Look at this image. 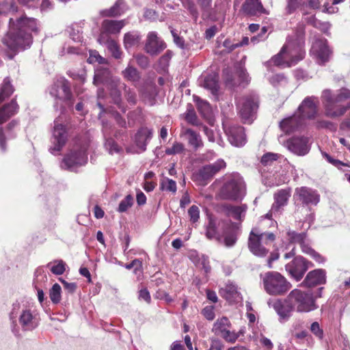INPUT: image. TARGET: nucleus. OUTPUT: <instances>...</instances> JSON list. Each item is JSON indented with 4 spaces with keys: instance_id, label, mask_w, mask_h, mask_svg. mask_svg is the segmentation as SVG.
Here are the masks:
<instances>
[{
    "instance_id": "nucleus-1",
    "label": "nucleus",
    "mask_w": 350,
    "mask_h": 350,
    "mask_svg": "<svg viewBox=\"0 0 350 350\" xmlns=\"http://www.w3.org/2000/svg\"><path fill=\"white\" fill-rule=\"evenodd\" d=\"M39 26L33 18L21 17L16 22L10 19L9 31L3 39V43L12 52L29 47L32 43V36L29 31L38 33Z\"/></svg>"
},
{
    "instance_id": "nucleus-2",
    "label": "nucleus",
    "mask_w": 350,
    "mask_h": 350,
    "mask_svg": "<svg viewBox=\"0 0 350 350\" xmlns=\"http://www.w3.org/2000/svg\"><path fill=\"white\" fill-rule=\"evenodd\" d=\"M304 34V27L301 25L293 36L288 37L286 43L280 52L273 57L269 63L279 66L290 67L302 59L305 55L303 49Z\"/></svg>"
},
{
    "instance_id": "nucleus-3",
    "label": "nucleus",
    "mask_w": 350,
    "mask_h": 350,
    "mask_svg": "<svg viewBox=\"0 0 350 350\" xmlns=\"http://www.w3.org/2000/svg\"><path fill=\"white\" fill-rule=\"evenodd\" d=\"M321 100L327 117H340L350 108V90L342 88L334 93L329 89L325 90L321 94Z\"/></svg>"
},
{
    "instance_id": "nucleus-4",
    "label": "nucleus",
    "mask_w": 350,
    "mask_h": 350,
    "mask_svg": "<svg viewBox=\"0 0 350 350\" xmlns=\"http://www.w3.org/2000/svg\"><path fill=\"white\" fill-rule=\"evenodd\" d=\"M94 84L96 85L99 84L105 85L109 91L110 96L113 103L119 107L120 106L122 98L121 92L119 91L118 88H125V84L122 83L118 77H113L107 68L99 66L95 70Z\"/></svg>"
},
{
    "instance_id": "nucleus-5",
    "label": "nucleus",
    "mask_w": 350,
    "mask_h": 350,
    "mask_svg": "<svg viewBox=\"0 0 350 350\" xmlns=\"http://www.w3.org/2000/svg\"><path fill=\"white\" fill-rule=\"evenodd\" d=\"M275 240V235L271 232H260L258 228H254L250 232L248 239V248L256 256L265 257L269 247Z\"/></svg>"
},
{
    "instance_id": "nucleus-6",
    "label": "nucleus",
    "mask_w": 350,
    "mask_h": 350,
    "mask_svg": "<svg viewBox=\"0 0 350 350\" xmlns=\"http://www.w3.org/2000/svg\"><path fill=\"white\" fill-rule=\"evenodd\" d=\"M265 291L271 295H282L291 288V284L280 273L269 271L262 276Z\"/></svg>"
},
{
    "instance_id": "nucleus-7",
    "label": "nucleus",
    "mask_w": 350,
    "mask_h": 350,
    "mask_svg": "<svg viewBox=\"0 0 350 350\" xmlns=\"http://www.w3.org/2000/svg\"><path fill=\"white\" fill-rule=\"evenodd\" d=\"M245 194V185L239 174H232L221 189L220 195L226 200H241Z\"/></svg>"
},
{
    "instance_id": "nucleus-8",
    "label": "nucleus",
    "mask_w": 350,
    "mask_h": 350,
    "mask_svg": "<svg viewBox=\"0 0 350 350\" xmlns=\"http://www.w3.org/2000/svg\"><path fill=\"white\" fill-rule=\"evenodd\" d=\"M294 309L299 312H308L317 308L315 298L311 292H304L299 289L293 290L288 295Z\"/></svg>"
},
{
    "instance_id": "nucleus-9",
    "label": "nucleus",
    "mask_w": 350,
    "mask_h": 350,
    "mask_svg": "<svg viewBox=\"0 0 350 350\" xmlns=\"http://www.w3.org/2000/svg\"><path fill=\"white\" fill-rule=\"evenodd\" d=\"M68 138L67 124L66 120L61 116L54 121L53 131V146L50 152L53 154H58L66 144Z\"/></svg>"
},
{
    "instance_id": "nucleus-10",
    "label": "nucleus",
    "mask_w": 350,
    "mask_h": 350,
    "mask_svg": "<svg viewBox=\"0 0 350 350\" xmlns=\"http://www.w3.org/2000/svg\"><path fill=\"white\" fill-rule=\"evenodd\" d=\"M49 93L57 100L55 107H57L59 101L64 102L68 105H72L70 86L69 82L64 78H60L55 81L50 88Z\"/></svg>"
},
{
    "instance_id": "nucleus-11",
    "label": "nucleus",
    "mask_w": 350,
    "mask_h": 350,
    "mask_svg": "<svg viewBox=\"0 0 350 350\" xmlns=\"http://www.w3.org/2000/svg\"><path fill=\"white\" fill-rule=\"evenodd\" d=\"M239 114L244 123L252 122L258 108V98L250 95L241 98L238 103Z\"/></svg>"
},
{
    "instance_id": "nucleus-12",
    "label": "nucleus",
    "mask_w": 350,
    "mask_h": 350,
    "mask_svg": "<svg viewBox=\"0 0 350 350\" xmlns=\"http://www.w3.org/2000/svg\"><path fill=\"white\" fill-rule=\"evenodd\" d=\"M87 148L82 147L80 149H74L64 158L61 166L64 169L75 171L80 166L88 162Z\"/></svg>"
},
{
    "instance_id": "nucleus-13",
    "label": "nucleus",
    "mask_w": 350,
    "mask_h": 350,
    "mask_svg": "<svg viewBox=\"0 0 350 350\" xmlns=\"http://www.w3.org/2000/svg\"><path fill=\"white\" fill-rule=\"evenodd\" d=\"M230 323L226 317L217 319L212 328L215 334L222 337L228 342H234L239 337V334L230 331Z\"/></svg>"
},
{
    "instance_id": "nucleus-14",
    "label": "nucleus",
    "mask_w": 350,
    "mask_h": 350,
    "mask_svg": "<svg viewBox=\"0 0 350 350\" xmlns=\"http://www.w3.org/2000/svg\"><path fill=\"white\" fill-rule=\"evenodd\" d=\"M18 321L22 329L25 331H32L39 325L38 314L30 308H22Z\"/></svg>"
},
{
    "instance_id": "nucleus-15",
    "label": "nucleus",
    "mask_w": 350,
    "mask_h": 350,
    "mask_svg": "<svg viewBox=\"0 0 350 350\" xmlns=\"http://www.w3.org/2000/svg\"><path fill=\"white\" fill-rule=\"evenodd\" d=\"M268 305L275 310L281 321L287 320L295 310L291 301L288 299V295L284 300L270 299L268 301Z\"/></svg>"
},
{
    "instance_id": "nucleus-16",
    "label": "nucleus",
    "mask_w": 350,
    "mask_h": 350,
    "mask_svg": "<svg viewBox=\"0 0 350 350\" xmlns=\"http://www.w3.org/2000/svg\"><path fill=\"white\" fill-rule=\"evenodd\" d=\"M284 146L293 154L298 156H304L309 152L310 145L308 139L304 137H292L284 143Z\"/></svg>"
},
{
    "instance_id": "nucleus-17",
    "label": "nucleus",
    "mask_w": 350,
    "mask_h": 350,
    "mask_svg": "<svg viewBox=\"0 0 350 350\" xmlns=\"http://www.w3.org/2000/svg\"><path fill=\"white\" fill-rule=\"evenodd\" d=\"M310 52L320 65L327 62L331 54V51L327 44V40L323 38L315 40L312 44Z\"/></svg>"
},
{
    "instance_id": "nucleus-18",
    "label": "nucleus",
    "mask_w": 350,
    "mask_h": 350,
    "mask_svg": "<svg viewBox=\"0 0 350 350\" xmlns=\"http://www.w3.org/2000/svg\"><path fill=\"white\" fill-rule=\"evenodd\" d=\"M309 262L302 256L295 257L291 262L286 265V270L296 280H300L308 269Z\"/></svg>"
},
{
    "instance_id": "nucleus-19",
    "label": "nucleus",
    "mask_w": 350,
    "mask_h": 350,
    "mask_svg": "<svg viewBox=\"0 0 350 350\" xmlns=\"http://www.w3.org/2000/svg\"><path fill=\"white\" fill-rule=\"evenodd\" d=\"M319 103L317 97H306L299 105L297 114L301 117V120L304 118L313 119L317 113V105Z\"/></svg>"
},
{
    "instance_id": "nucleus-20",
    "label": "nucleus",
    "mask_w": 350,
    "mask_h": 350,
    "mask_svg": "<svg viewBox=\"0 0 350 350\" xmlns=\"http://www.w3.org/2000/svg\"><path fill=\"white\" fill-rule=\"evenodd\" d=\"M223 126L232 145L240 147L245 144L246 137L243 127L235 125L227 127L224 124Z\"/></svg>"
},
{
    "instance_id": "nucleus-21",
    "label": "nucleus",
    "mask_w": 350,
    "mask_h": 350,
    "mask_svg": "<svg viewBox=\"0 0 350 350\" xmlns=\"http://www.w3.org/2000/svg\"><path fill=\"white\" fill-rule=\"evenodd\" d=\"M295 196H297V200L306 205H317L320 200V196L316 191L306 187L297 188Z\"/></svg>"
},
{
    "instance_id": "nucleus-22",
    "label": "nucleus",
    "mask_w": 350,
    "mask_h": 350,
    "mask_svg": "<svg viewBox=\"0 0 350 350\" xmlns=\"http://www.w3.org/2000/svg\"><path fill=\"white\" fill-rule=\"evenodd\" d=\"M165 48V44L160 40L154 31L150 32L147 36L145 45L146 51L151 55L161 53Z\"/></svg>"
},
{
    "instance_id": "nucleus-23",
    "label": "nucleus",
    "mask_w": 350,
    "mask_h": 350,
    "mask_svg": "<svg viewBox=\"0 0 350 350\" xmlns=\"http://www.w3.org/2000/svg\"><path fill=\"white\" fill-rule=\"evenodd\" d=\"M124 25V21L105 20L102 23V32L98 42H104L107 34L118 33Z\"/></svg>"
},
{
    "instance_id": "nucleus-24",
    "label": "nucleus",
    "mask_w": 350,
    "mask_h": 350,
    "mask_svg": "<svg viewBox=\"0 0 350 350\" xmlns=\"http://www.w3.org/2000/svg\"><path fill=\"white\" fill-rule=\"evenodd\" d=\"M326 273L323 269H315L310 271L305 278L302 284L308 287H312L325 284Z\"/></svg>"
},
{
    "instance_id": "nucleus-25",
    "label": "nucleus",
    "mask_w": 350,
    "mask_h": 350,
    "mask_svg": "<svg viewBox=\"0 0 350 350\" xmlns=\"http://www.w3.org/2000/svg\"><path fill=\"white\" fill-rule=\"evenodd\" d=\"M220 295L230 303H239L242 301V296L237 287L232 282L227 283L220 288Z\"/></svg>"
},
{
    "instance_id": "nucleus-26",
    "label": "nucleus",
    "mask_w": 350,
    "mask_h": 350,
    "mask_svg": "<svg viewBox=\"0 0 350 350\" xmlns=\"http://www.w3.org/2000/svg\"><path fill=\"white\" fill-rule=\"evenodd\" d=\"M199 83L201 86L208 90L213 94L218 90V75L215 72L201 76L199 79Z\"/></svg>"
},
{
    "instance_id": "nucleus-27",
    "label": "nucleus",
    "mask_w": 350,
    "mask_h": 350,
    "mask_svg": "<svg viewBox=\"0 0 350 350\" xmlns=\"http://www.w3.org/2000/svg\"><path fill=\"white\" fill-rule=\"evenodd\" d=\"M181 135L185 137L188 144L195 150L202 148L204 145L200 135L191 129H183Z\"/></svg>"
},
{
    "instance_id": "nucleus-28",
    "label": "nucleus",
    "mask_w": 350,
    "mask_h": 350,
    "mask_svg": "<svg viewBox=\"0 0 350 350\" xmlns=\"http://www.w3.org/2000/svg\"><path fill=\"white\" fill-rule=\"evenodd\" d=\"M289 240L292 243H298L300 245L301 250L304 253L310 254L314 250L309 245L308 240L306 239L305 233H297L295 232H289L288 233Z\"/></svg>"
},
{
    "instance_id": "nucleus-29",
    "label": "nucleus",
    "mask_w": 350,
    "mask_h": 350,
    "mask_svg": "<svg viewBox=\"0 0 350 350\" xmlns=\"http://www.w3.org/2000/svg\"><path fill=\"white\" fill-rule=\"evenodd\" d=\"M242 8L245 13L251 16L267 14L260 0H246Z\"/></svg>"
},
{
    "instance_id": "nucleus-30",
    "label": "nucleus",
    "mask_w": 350,
    "mask_h": 350,
    "mask_svg": "<svg viewBox=\"0 0 350 350\" xmlns=\"http://www.w3.org/2000/svg\"><path fill=\"white\" fill-rule=\"evenodd\" d=\"M302 124L301 117L296 113L293 116L284 119L280 122V128L285 133H291L296 130Z\"/></svg>"
},
{
    "instance_id": "nucleus-31",
    "label": "nucleus",
    "mask_w": 350,
    "mask_h": 350,
    "mask_svg": "<svg viewBox=\"0 0 350 350\" xmlns=\"http://www.w3.org/2000/svg\"><path fill=\"white\" fill-rule=\"evenodd\" d=\"M291 196V189H280L274 195L275 202L271 207V211H279L282 206L287 204Z\"/></svg>"
},
{
    "instance_id": "nucleus-32",
    "label": "nucleus",
    "mask_w": 350,
    "mask_h": 350,
    "mask_svg": "<svg viewBox=\"0 0 350 350\" xmlns=\"http://www.w3.org/2000/svg\"><path fill=\"white\" fill-rule=\"evenodd\" d=\"M247 208V206L245 204L241 206L227 205L224 206L226 215L238 220H242L245 217Z\"/></svg>"
},
{
    "instance_id": "nucleus-33",
    "label": "nucleus",
    "mask_w": 350,
    "mask_h": 350,
    "mask_svg": "<svg viewBox=\"0 0 350 350\" xmlns=\"http://www.w3.org/2000/svg\"><path fill=\"white\" fill-rule=\"evenodd\" d=\"M126 10L124 1L117 0L111 8L103 10L101 14L104 16H117L123 14Z\"/></svg>"
},
{
    "instance_id": "nucleus-34",
    "label": "nucleus",
    "mask_w": 350,
    "mask_h": 350,
    "mask_svg": "<svg viewBox=\"0 0 350 350\" xmlns=\"http://www.w3.org/2000/svg\"><path fill=\"white\" fill-rule=\"evenodd\" d=\"M193 100L197 105L200 113L206 119H209L211 115V107L209 103L204 100L201 99L198 96H193Z\"/></svg>"
},
{
    "instance_id": "nucleus-35",
    "label": "nucleus",
    "mask_w": 350,
    "mask_h": 350,
    "mask_svg": "<svg viewBox=\"0 0 350 350\" xmlns=\"http://www.w3.org/2000/svg\"><path fill=\"white\" fill-rule=\"evenodd\" d=\"M217 221L212 219L209 218L208 223L206 226V237L208 239H216L217 241H220L221 236L217 232Z\"/></svg>"
},
{
    "instance_id": "nucleus-36",
    "label": "nucleus",
    "mask_w": 350,
    "mask_h": 350,
    "mask_svg": "<svg viewBox=\"0 0 350 350\" xmlns=\"http://www.w3.org/2000/svg\"><path fill=\"white\" fill-rule=\"evenodd\" d=\"M151 133L147 129H141L135 135V139L136 145L143 150H145L146 142L150 138Z\"/></svg>"
},
{
    "instance_id": "nucleus-37",
    "label": "nucleus",
    "mask_w": 350,
    "mask_h": 350,
    "mask_svg": "<svg viewBox=\"0 0 350 350\" xmlns=\"http://www.w3.org/2000/svg\"><path fill=\"white\" fill-rule=\"evenodd\" d=\"M14 92V88L10 83V79L6 77L0 88V104Z\"/></svg>"
},
{
    "instance_id": "nucleus-38",
    "label": "nucleus",
    "mask_w": 350,
    "mask_h": 350,
    "mask_svg": "<svg viewBox=\"0 0 350 350\" xmlns=\"http://www.w3.org/2000/svg\"><path fill=\"white\" fill-rule=\"evenodd\" d=\"M47 267L55 275H62L66 271V264L62 260H56L47 264Z\"/></svg>"
},
{
    "instance_id": "nucleus-39",
    "label": "nucleus",
    "mask_w": 350,
    "mask_h": 350,
    "mask_svg": "<svg viewBox=\"0 0 350 350\" xmlns=\"http://www.w3.org/2000/svg\"><path fill=\"white\" fill-rule=\"evenodd\" d=\"M160 189L163 191L176 193L177 191L176 183L172 179L163 176L160 180Z\"/></svg>"
},
{
    "instance_id": "nucleus-40",
    "label": "nucleus",
    "mask_w": 350,
    "mask_h": 350,
    "mask_svg": "<svg viewBox=\"0 0 350 350\" xmlns=\"http://www.w3.org/2000/svg\"><path fill=\"white\" fill-rule=\"evenodd\" d=\"M106 44L107 47L109 52L111 53L113 57L116 59H119L121 57V51L118 44L113 40L106 38L104 40V42H102L101 44Z\"/></svg>"
},
{
    "instance_id": "nucleus-41",
    "label": "nucleus",
    "mask_w": 350,
    "mask_h": 350,
    "mask_svg": "<svg viewBox=\"0 0 350 350\" xmlns=\"http://www.w3.org/2000/svg\"><path fill=\"white\" fill-rule=\"evenodd\" d=\"M122 75L126 80L130 81H137L139 79V75L137 70L130 65L122 70Z\"/></svg>"
},
{
    "instance_id": "nucleus-42",
    "label": "nucleus",
    "mask_w": 350,
    "mask_h": 350,
    "mask_svg": "<svg viewBox=\"0 0 350 350\" xmlns=\"http://www.w3.org/2000/svg\"><path fill=\"white\" fill-rule=\"evenodd\" d=\"M139 36L137 33L129 32L124 35V44L126 49L131 48L138 44Z\"/></svg>"
},
{
    "instance_id": "nucleus-43",
    "label": "nucleus",
    "mask_w": 350,
    "mask_h": 350,
    "mask_svg": "<svg viewBox=\"0 0 350 350\" xmlns=\"http://www.w3.org/2000/svg\"><path fill=\"white\" fill-rule=\"evenodd\" d=\"M61 286L55 283L53 285L49 291V297L53 304H58L61 301Z\"/></svg>"
},
{
    "instance_id": "nucleus-44",
    "label": "nucleus",
    "mask_w": 350,
    "mask_h": 350,
    "mask_svg": "<svg viewBox=\"0 0 350 350\" xmlns=\"http://www.w3.org/2000/svg\"><path fill=\"white\" fill-rule=\"evenodd\" d=\"M133 204V198L131 195H128L123 199L119 204L118 211L120 213L126 212Z\"/></svg>"
},
{
    "instance_id": "nucleus-45",
    "label": "nucleus",
    "mask_w": 350,
    "mask_h": 350,
    "mask_svg": "<svg viewBox=\"0 0 350 350\" xmlns=\"http://www.w3.org/2000/svg\"><path fill=\"white\" fill-rule=\"evenodd\" d=\"M105 146L109 153L111 154L120 153L122 150V148L118 146V145L113 139L111 138L107 139Z\"/></svg>"
},
{
    "instance_id": "nucleus-46",
    "label": "nucleus",
    "mask_w": 350,
    "mask_h": 350,
    "mask_svg": "<svg viewBox=\"0 0 350 350\" xmlns=\"http://www.w3.org/2000/svg\"><path fill=\"white\" fill-rule=\"evenodd\" d=\"M278 158H279V155L278 154L272 153V152H267V153L263 154V156L261 158L260 161H261L262 164L264 165H270L273 162L276 161Z\"/></svg>"
},
{
    "instance_id": "nucleus-47",
    "label": "nucleus",
    "mask_w": 350,
    "mask_h": 350,
    "mask_svg": "<svg viewBox=\"0 0 350 350\" xmlns=\"http://www.w3.org/2000/svg\"><path fill=\"white\" fill-rule=\"evenodd\" d=\"M88 62L90 64L98 63L99 64H103L106 62L105 58L101 57L98 53L96 51H90V56L88 59Z\"/></svg>"
},
{
    "instance_id": "nucleus-48",
    "label": "nucleus",
    "mask_w": 350,
    "mask_h": 350,
    "mask_svg": "<svg viewBox=\"0 0 350 350\" xmlns=\"http://www.w3.org/2000/svg\"><path fill=\"white\" fill-rule=\"evenodd\" d=\"M185 120L187 122L192 125L194 126H199L200 125V122L198 119V117L196 114V112L193 109H188L186 115H185Z\"/></svg>"
},
{
    "instance_id": "nucleus-49",
    "label": "nucleus",
    "mask_w": 350,
    "mask_h": 350,
    "mask_svg": "<svg viewBox=\"0 0 350 350\" xmlns=\"http://www.w3.org/2000/svg\"><path fill=\"white\" fill-rule=\"evenodd\" d=\"M303 0H288L286 10L287 14L293 13L299 6L302 5Z\"/></svg>"
},
{
    "instance_id": "nucleus-50",
    "label": "nucleus",
    "mask_w": 350,
    "mask_h": 350,
    "mask_svg": "<svg viewBox=\"0 0 350 350\" xmlns=\"http://www.w3.org/2000/svg\"><path fill=\"white\" fill-rule=\"evenodd\" d=\"M188 215L191 222H197L200 218V209L198 206L192 205L188 210Z\"/></svg>"
},
{
    "instance_id": "nucleus-51",
    "label": "nucleus",
    "mask_w": 350,
    "mask_h": 350,
    "mask_svg": "<svg viewBox=\"0 0 350 350\" xmlns=\"http://www.w3.org/2000/svg\"><path fill=\"white\" fill-rule=\"evenodd\" d=\"M184 150V146L183 144L176 142L173 144L171 148H168L165 150V153L168 155H172L179 154Z\"/></svg>"
},
{
    "instance_id": "nucleus-52",
    "label": "nucleus",
    "mask_w": 350,
    "mask_h": 350,
    "mask_svg": "<svg viewBox=\"0 0 350 350\" xmlns=\"http://www.w3.org/2000/svg\"><path fill=\"white\" fill-rule=\"evenodd\" d=\"M198 175L200 178L205 180L211 178L215 174L208 165H205L199 170Z\"/></svg>"
},
{
    "instance_id": "nucleus-53",
    "label": "nucleus",
    "mask_w": 350,
    "mask_h": 350,
    "mask_svg": "<svg viewBox=\"0 0 350 350\" xmlns=\"http://www.w3.org/2000/svg\"><path fill=\"white\" fill-rule=\"evenodd\" d=\"M125 268L127 269H131L132 268H134V273L135 274H137L138 272L139 273H141L142 268V262L141 260H139L138 259H135L131 263L126 264L125 265Z\"/></svg>"
},
{
    "instance_id": "nucleus-54",
    "label": "nucleus",
    "mask_w": 350,
    "mask_h": 350,
    "mask_svg": "<svg viewBox=\"0 0 350 350\" xmlns=\"http://www.w3.org/2000/svg\"><path fill=\"white\" fill-rule=\"evenodd\" d=\"M321 154L323 157V158H325L327 161V162H329L332 165L337 167L338 168H340L341 166L346 165L345 163H342V161H340L338 159H334L333 157H332L329 154H328L325 152H321Z\"/></svg>"
},
{
    "instance_id": "nucleus-55",
    "label": "nucleus",
    "mask_w": 350,
    "mask_h": 350,
    "mask_svg": "<svg viewBox=\"0 0 350 350\" xmlns=\"http://www.w3.org/2000/svg\"><path fill=\"white\" fill-rule=\"evenodd\" d=\"M310 331L312 334L319 339H322L323 337V331L321 328L318 322H313L310 325Z\"/></svg>"
},
{
    "instance_id": "nucleus-56",
    "label": "nucleus",
    "mask_w": 350,
    "mask_h": 350,
    "mask_svg": "<svg viewBox=\"0 0 350 350\" xmlns=\"http://www.w3.org/2000/svg\"><path fill=\"white\" fill-rule=\"evenodd\" d=\"M208 165L211 169V170L214 173V174H216L221 169H224L226 167V163L224 160L219 159L217 161H215L214 163Z\"/></svg>"
},
{
    "instance_id": "nucleus-57",
    "label": "nucleus",
    "mask_w": 350,
    "mask_h": 350,
    "mask_svg": "<svg viewBox=\"0 0 350 350\" xmlns=\"http://www.w3.org/2000/svg\"><path fill=\"white\" fill-rule=\"evenodd\" d=\"M4 109L6 111V112L10 115V116L14 115L18 108V106L15 100H12L10 103L4 106Z\"/></svg>"
},
{
    "instance_id": "nucleus-58",
    "label": "nucleus",
    "mask_w": 350,
    "mask_h": 350,
    "mask_svg": "<svg viewBox=\"0 0 350 350\" xmlns=\"http://www.w3.org/2000/svg\"><path fill=\"white\" fill-rule=\"evenodd\" d=\"M316 126L319 129H327L329 130L336 129L335 125L330 121L327 120H318L316 123Z\"/></svg>"
},
{
    "instance_id": "nucleus-59",
    "label": "nucleus",
    "mask_w": 350,
    "mask_h": 350,
    "mask_svg": "<svg viewBox=\"0 0 350 350\" xmlns=\"http://www.w3.org/2000/svg\"><path fill=\"white\" fill-rule=\"evenodd\" d=\"M122 88H124V91H125V96L128 100V102H129L131 104H135V101H136V95L135 94V92H131L130 90V89H128L126 88V86L125 85V88L124 87H120L118 88L119 89V91L120 92V90Z\"/></svg>"
},
{
    "instance_id": "nucleus-60",
    "label": "nucleus",
    "mask_w": 350,
    "mask_h": 350,
    "mask_svg": "<svg viewBox=\"0 0 350 350\" xmlns=\"http://www.w3.org/2000/svg\"><path fill=\"white\" fill-rule=\"evenodd\" d=\"M138 297L140 300H144L148 304H150L151 301V297L150 293L146 288H141L139 291Z\"/></svg>"
},
{
    "instance_id": "nucleus-61",
    "label": "nucleus",
    "mask_w": 350,
    "mask_h": 350,
    "mask_svg": "<svg viewBox=\"0 0 350 350\" xmlns=\"http://www.w3.org/2000/svg\"><path fill=\"white\" fill-rule=\"evenodd\" d=\"M172 57V53L167 52L159 59V64L163 69H165L169 64L170 60Z\"/></svg>"
},
{
    "instance_id": "nucleus-62",
    "label": "nucleus",
    "mask_w": 350,
    "mask_h": 350,
    "mask_svg": "<svg viewBox=\"0 0 350 350\" xmlns=\"http://www.w3.org/2000/svg\"><path fill=\"white\" fill-rule=\"evenodd\" d=\"M237 241V237L234 234H228L224 237V244L227 247L233 246Z\"/></svg>"
},
{
    "instance_id": "nucleus-63",
    "label": "nucleus",
    "mask_w": 350,
    "mask_h": 350,
    "mask_svg": "<svg viewBox=\"0 0 350 350\" xmlns=\"http://www.w3.org/2000/svg\"><path fill=\"white\" fill-rule=\"evenodd\" d=\"M136 60H137V64L143 67V68H146L148 66V57H146L145 55H137L135 56Z\"/></svg>"
},
{
    "instance_id": "nucleus-64",
    "label": "nucleus",
    "mask_w": 350,
    "mask_h": 350,
    "mask_svg": "<svg viewBox=\"0 0 350 350\" xmlns=\"http://www.w3.org/2000/svg\"><path fill=\"white\" fill-rule=\"evenodd\" d=\"M224 345L218 339H211V344L209 350H223Z\"/></svg>"
}]
</instances>
